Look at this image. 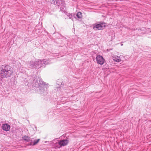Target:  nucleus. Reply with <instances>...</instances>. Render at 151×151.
Segmentation results:
<instances>
[{
	"instance_id": "nucleus-1",
	"label": "nucleus",
	"mask_w": 151,
	"mask_h": 151,
	"mask_svg": "<svg viewBox=\"0 0 151 151\" xmlns=\"http://www.w3.org/2000/svg\"><path fill=\"white\" fill-rule=\"evenodd\" d=\"M33 85L37 87V91L36 92L42 96H45L48 93V88L49 85L47 83L43 81L41 79H39L38 82V79L36 78L33 81Z\"/></svg>"
},
{
	"instance_id": "nucleus-2",
	"label": "nucleus",
	"mask_w": 151,
	"mask_h": 151,
	"mask_svg": "<svg viewBox=\"0 0 151 151\" xmlns=\"http://www.w3.org/2000/svg\"><path fill=\"white\" fill-rule=\"evenodd\" d=\"M49 61L47 59L42 60H38L37 61L29 62L27 64L28 67L35 69H38L42 67H45V65L49 64Z\"/></svg>"
},
{
	"instance_id": "nucleus-3",
	"label": "nucleus",
	"mask_w": 151,
	"mask_h": 151,
	"mask_svg": "<svg viewBox=\"0 0 151 151\" xmlns=\"http://www.w3.org/2000/svg\"><path fill=\"white\" fill-rule=\"evenodd\" d=\"M0 71V77L1 78L10 77L13 73V69L9 65H2Z\"/></svg>"
},
{
	"instance_id": "nucleus-4",
	"label": "nucleus",
	"mask_w": 151,
	"mask_h": 151,
	"mask_svg": "<svg viewBox=\"0 0 151 151\" xmlns=\"http://www.w3.org/2000/svg\"><path fill=\"white\" fill-rule=\"evenodd\" d=\"M56 140V139H54L51 142V144H54L55 145L58 144L60 147L58 146H56L55 148H59L62 146H65L68 145L69 142V140L67 139H63L60 140L58 142H56L54 143V141Z\"/></svg>"
},
{
	"instance_id": "nucleus-5",
	"label": "nucleus",
	"mask_w": 151,
	"mask_h": 151,
	"mask_svg": "<svg viewBox=\"0 0 151 151\" xmlns=\"http://www.w3.org/2000/svg\"><path fill=\"white\" fill-rule=\"evenodd\" d=\"M105 23L100 22L99 23H95L93 24V29L95 31L101 30L106 27Z\"/></svg>"
},
{
	"instance_id": "nucleus-6",
	"label": "nucleus",
	"mask_w": 151,
	"mask_h": 151,
	"mask_svg": "<svg viewBox=\"0 0 151 151\" xmlns=\"http://www.w3.org/2000/svg\"><path fill=\"white\" fill-rule=\"evenodd\" d=\"M51 4H54L56 6H58L61 5L63 6H65V4L63 2L64 0H51Z\"/></svg>"
},
{
	"instance_id": "nucleus-7",
	"label": "nucleus",
	"mask_w": 151,
	"mask_h": 151,
	"mask_svg": "<svg viewBox=\"0 0 151 151\" xmlns=\"http://www.w3.org/2000/svg\"><path fill=\"white\" fill-rule=\"evenodd\" d=\"M96 59L97 63L101 65L103 64L104 62V59L102 56L100 55H97Z\"/></svg>"
},
{
	"instance_id": "nucleus-8",
	"label": "nucleus",
	"mask_w": 151,
	"mask_h": 151,
	"mask_svg": "<svg viewBox=\"0 0 151 151\" xmlns=\"http://www.w3.org/2000/svg\"><path fill=\"white\" fill-rule=\"evenodd\" d=\"M1 127L4 130L7 131L9 130L10 127L9 124L6 123L2 124Z\"/></svg>"
},
{
	"instance_id": "nucleus-9",
	"label": "nucleus",
	"mask_w": 151,
	"mask_h": 151,
	"mask_svg": "<svg viewBox=\"0 0 151 151\" xmlns=\"http://www.w3.org/2000/svg\"><path fill=\"white\" fill-rule=\"evenodd\" d=\"M113 59L114 61L116 62H119L121 61V60L120 59V57H119L116 55L113 56Z\"/></svg>"
},
{
	"instance_id": "nucleus-10",
	"label": "nucleus",
	"mask_w": 151,
	"mask_h": 151,
	"mask_svg": "<svg viewBox=\"0 0 151 151\" xmlns=\"http://www.w3.org/2000/svg\"><path fill=\"white\" fill-rule=\"evenodd\" d=\"M23 139L26 141L27 142L29 141L30 140V137L28 136L24 135L22 137Z\"/></svg>"
},
{
	"instance_id": "nucleus-11",
	"label": "nucleus",
	"mask_w": 151,
	"mask_h": 151,
	"mask_svg": "<svg viewBox=\"0 0 151 151\" xmlns=\"http://www.w3.org/2000/svg\"><path fill=\"white\" fill-rule=\"evenodd\" d=\"M67 16L70 19H72V20L74 17H75V15L73 14H70L68 13Z\"/></svg>"
},
{
	"instance_id": "nucleus-12",
	"label": "nucleus",
	"mask_w": 151,
	"mask_h": 151,
	"mask_svg": "<svg viewBox=\"0 0 151 151\" xmlns=\"http://www.w3.org/2000/svg\"><path fill=\"white\" fill-rule=\"evenodd\" d=\"M82 14L81 12H78L76 16L79 19H81L82 17Z\"/></svg>"
},
{
	"instance_id": "nucleus-13",
	"label": "nucleus",
	"mask_w": 151,
	"mask_h": 151,
	"mask_svg": "<svg viewBox=\"0 0 151 151\" xmlns=\"http://www.w3.org/2000/svg\"><path fill=\"white\" fill-rule=\"evenodd\" d=\"M40 140V139H37L35 140L33 142H31V144H30V145L33 146V145H36L37 144V143H38V142Z\"/></svg>"
},
{
	"instance_id": "nucleus-14",
	"label": "nucleus",
	"mask_w": 151,
	"mask_h": 151,
	"mask_svg": "<svg viewBox=\"0 0 151 151\" xmlns=\"http://www.w3.org/2000/svg\"><path fill=\"white\" fill-rule=\"evenodd\" d=\"M64 88L65 90H72L73 89L71 87L68 86H65L64 87Z\"/></svg>"
},
{
	"instance_id": "nucleus-15",
	"label": "nucleus",
	"mask_w": 151,
	"mask_h": 151,
	"mask_svg": "<svg viewBox=\"0 0 151 151\" xmlns=\"http://www.w3.org/2000/svg\"><path fill=\"white\" fill-rule=\"evenodd\" d=\"M131 29V30H141V29L139 28H136V29H135L134 28H134H132V29Z\"/></svg>"
},
{
	"instance_id": "nucleus-16",
	"label": "nucleus",
	"mask_w": 151,
	"mask_h": 151,
	"mask_svg": "<svg viewBox=\"0 0 151 151\" xmlns=\"http://www.w3.org/2000/svg\"><path fill=\"white\" fill-rule=\"evenodd\" d=\"M57 90H58V89H60V87H57Z\"/></svg>"
},
{
	"instance_id": "nucleus-17",
	"label": "nucleus",
	"mask_w": 151,
	"mask_h": 151,
	"mask_svg": "<svg viewBox=\"0 0 151 151\" xmlns=\"http://www.w3.org/2000/svg\"><path fill=\"white\" fill-rule=\"evenodd\" d=\"M67 93H69V92H67Z\"/></svg>"
}]
</instances>
